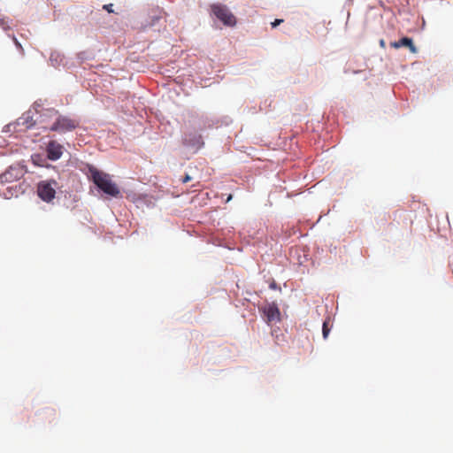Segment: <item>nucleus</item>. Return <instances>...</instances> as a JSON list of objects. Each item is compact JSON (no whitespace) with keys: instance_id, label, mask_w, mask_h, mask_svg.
Here are the masks:
<instances>
[{"instance_id":"nucleus-7","label":"nucleus","mask_w":453,"mask_h":453,"mask_svg":"<svg viewBox=\"0 0 453 453\" xmlns=\"http://www.w3.org/2000/svg\"><path fill=\"white\" fill-rule=\"evenodd\" d=\"M64 147L56 141L49 142L47 145V157L52 161L59 159L63 154Z\"/></svg>"},{"instance_id":"nucleus-13","label":"nucleus","mask_w":453,"mask_h":453,"mask_svg":"<svg viewBox=\"0 0 453 453\" xmlns=\"http://www.w3.org/2000/svg\"><path fill=\"white\" fill-rule=\"evenodd\" d=\"M283 22V19H276L273 22H272V27H276L277 26H279L280 24H281Z\"/></svg>"},{"instance_id":"nucleus-12","label":"nucleus","mask_w":453,"mask_h":453,"mask_svg":"<svg viewBox=\"0 0 453 453\" xmlns=\"http://www.w3.org/2000/svg\"><path fill=\"white\" fill-rule=\"evenodd\" d=\"M112 6H113L112 4H104L103 8L105 11H107L109 13H111V12H113Z\"/></svg>"},{"instance_id":"nucleus-1","label":"nucleus","mask_w":453,"mask_h":453,"mask_svg":"<svg viewBox=\"0 0 453 453\" xmlns=\"http://www.w3.org/2000/svg\"><path fill=\"white\" fill-rule=\"evenodd\" d=\"M90 179L94 184L104 194L110 197L119 198L121 197V192L116 182L113 181L109 173L99 171L95 167L89 168Z\"/></svg>"},{"instance_id":"nucleus-8","label":"nucleus","mask_w":453,"mask_h":453,"mask_svg":"<svg viewBox=\"0 0 453 453\" xmlns=\"http://www.w3.org/2000/svg\"><path fill=\"white\" fill-rule=\"evenodd\" d=\"M22 170L19 168L10 167L3 174L0 175V182H12L22 176Z\"/></svg>"},{"instance_id":"nucleus-6","label":"nucleus","mask_w":453,"mask_h":453,"mask_svg":"<svg viewBox=\"0 0 453 453\" xmlns=\"http://www.w3.org/2000/svg\"><path fill=\"white\" fill-rule=\"evenodd\" d=\"M182 143L187 147H190L197 150L203 147V141L200 134L196 133H188L185 134Z\"/></svg>"},{"instance_id":"nucleus-15","label":"nucleus","mask_w":453,"mask_h":453,"mask_svg":"<svg viewBox=\"0 0 453 453\" xmlns=\"http://www.w3.org/2000/svg\"><path fill=\"white\" fill-rule=\"evenodd\" d=\"M0 26L4 28V29H7L9 27L7 25V23L4 20V19H0Z\"/></svg>"},{"instance_id":"nucleus-14","label":"nucleus","mask_w":453,"mask_h":453,"mask_svg":"<svg viewBox=\"0 0 453 453\" xmlns=\"http://www.w3.org/2000/svg\"><path fill=\"white\" fill-rule=\"evenodd\" d=\"M190 180H191V177H190L188 174H186V175L182 178V180H181L182 183H187V182H188V181H190Z\"/></svg>"},{"instance_id":"nucleus-9","label":"nucleus","mask_w":453,"mask_h":453,"mask_svg":"<svg viewBox=\"0 0 453 453\" xmlns=\"http://www.w3.org/2000/svg\"><path fill=\"white\" fill-rule=\"evenodd\" d=\"M390 45L395 49H399L401 47H408L412 53H415L417 51V49L413 44L412 40L409 37H403L399 41L391 42Z\"/></svg>"},{"instance_id":"nucleus-16","label":"nucleus","mask_w":453,"mask_h":453,"mask_svg":"<svg viewBox=\"0 0 453 453\" xmlns=\"http://www.w3.org/2000/svg\"><path fill=\"white\" fill-rule=\"evenodd\" d=\"M14 42L17 45V47L22 49L21 44L18 42V40L16 38H14Z\"/></svg>"},{"instance_id":"nucleus-17","label":"nucleus","mask_w":453,"mask_h":453,"mask_svg":"<svg viewBox=\"0 0 453 453\" xmlns=\"http://www.w3.org/2000/svg\"><path fill=\"white\" fill-rule=\"evenodd\" d=\"M380 45L382 48H385V42H384V40H380Z\"/></svg>"},{"instance_id":"nucleus-11","label":"nucleus","mask_w":453,"mask_h":453,"mask_svg":"<svg viewBox=\"0 0 453 453\" xmlns=\"http://www.w3.org/2000/svg\"><path fill=\"white\" fill-rule=\"evenodd\" d=\"M138 202H144L145 203H152V197L148 195H143L138 198Z\"/></svg>"},{"instance_id":"nucleus-18","label":"nucleus","mask_w":453,"mask_h":453,"mask_svg":"<svg viewBox=\"0 0 453 453\" xmlns=\"http://www.w3.org/2000/svg\"><path fill=\"white\" fill-rule=\"evenodd\" d=\"M271 288H276V284L273 282V284H271Z\"/></svg>"},{"instance_id":"nucleus-2","label":"nucleus","mask_w":453,"mask_h":453,"mask_svg":"<svg viewBox=\"0 0 453 453\" xmlns=\"http://www.w3.org/2000/svg\"><path fill=\"white\" fill-rule=\"evenodd\" d=\"M50 118H55L54 122L49 127V130L64 134L74 130L79 126V121L67 116L60 115L54 109L47 110Z\"/></svg>"},{"instance_id":"nucleus-5","label":"nucleus","mask_w":453,"mask_h":453,"mask_svg":"<svg viewBox=\"0 0 453 453\" xmlns=\"http://www.w3.org/2000/svg\"><path fill=\"white\" fill-rule=\"evenodd\" d=\"M267 324L279 322L280 320V311L275 303H267L261 309Z\"/></svg>"},{"instance_id":"nucleus-10","label":"nucleus","mask_w":453,"mask_h":453,"mask_svg":"<svg viewBox=\"0 0 453 453\" xmlns=\"http://www.w3.org/2000/svg\"><path fill=\"white\" fill-rule=\"evenodd\" d=\"M329 332H330V329L328 327V322L327 321H325L323 323V327H322V334H323V337L326 339L327 338L328 334H329Z\"/></svg>"},{"instance_id":"nucleus-3","label":"nucleus","mask_w":453,"mask_h":453,"mask_svg":"<svg viewBox=\"0 0 453 453\" xmlns=\"http://www.w3.org/2000/svg\"><path fill=\"white\" fill-rule=\"evenodd\" d=\"M58 182L54 180H42L37 184V195L46 203H50L56 196Z\"/></svg>"},{"instance_id":"nucleus-4","label":"nucleus","mask_w":453,"mask_h":453,"mask_svg":"<svg viewBox=\"0 0 453 453\" xmlns=\"http://www.w3.org/2000/svg\"><path fill=\"white\" fill-rule=\"evenodd\" d=\"M211 11L214 15L223 22L224 25L228 27H234L236 24V19L234 15L229 11V9L223 4H213L211 5Z\"/></svg>"}]
</instances>
